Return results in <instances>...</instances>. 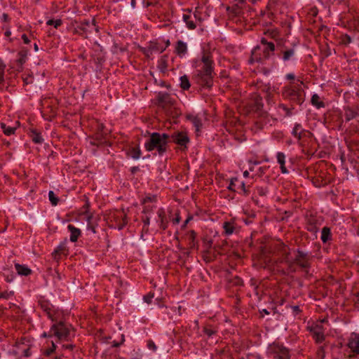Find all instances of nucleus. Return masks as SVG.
Instances as JSON below:
<instances>
[{
    "label": "nucleus",
    "instance_id": "62",
    "mask_svg": "<svg viewBox=\"0 0 359 359\" xmlns=\"http://www.w3.org/2000/svg\"><path fill=\"white\" fill-rule=\"evenodd\" d=\"M63 347H65V348L72 349L73 348V345H72V344H68V345H66V346L64 345Z\"/></svg>",
    "mask_w": 359,
    "mask_h": 359
},
{
    "label": "nucleus",
    "instance_id": "53",
    "mask_svg": "<svg viewBox=\"0 0 359 359\" xmlns=\"http://www.w3.org/2000/svg\"><path fill=\"white\" fill-rule=\"evenodd\" d=\"M149 48L152 49V52L154 53V52H158V51H160V52H163L164 50L163 48H161V50L158 48L157 45L156 44H154V43H151L149 46Z\"/></svg>",
    "mask_w": 359,
    "mask_h": 359
},
{
    "label": "nucleus",
    "instance_id": "26",
    "mask_svg": "<svg viewBox=\"0 0 359 359\" xmlns=\"http://www.w3.org/2000/svg\"><path fill=\"white\" fill-rule=\"evenodd\" d=\"M187 118L192 123L196 131H199L202 127V122L199 117L194 115H189Z\"/></svg>",
    "mask_w": 359,
    "mask_h": 359
},
{
    "label": "nucleus",
    "instance_id": "10",
    "mask_svg": "<svg viewBox=\"0 0 359 359\" xmlns=\"http://www.w3.org/2000/svg\"><path fill=\"white\" fill-rule=\"evenodd\" d=\"M172 142L180 146L182 148H187V144L189 142V138L186 132L177 131L175 132L170 136Z\"/></svg>",
    "mask_w": 359,
    "mask_h": 359
},
{
    "label": "nucleus",
    "instance_id": "31",
    "mask_svg": "<svg viewBox=\"0 0 359 359\" xmlns=\"http://www.w3.org/2000/svg\"><path fill=\"white\" fill-rule=\"evenodd\" d=\"M182 18L184 22L186 23L187 27L189 29H194L196 27V25L194 23V22L191 20V15L184 14Z\"/></svg>",
    "mask_w": 359,
    "mask_h": 359
},
{
    "label": "nucleus",
    "instance_id": "14",
    "mask_svg": "<svg viewBox=\"0 0 359 359\" xmlns=\"http://www.w3.org/2000/svg\"><path fill=\"white\" fill-rule=\"evenodd\" d=\"M263 107L262 99L256 95L250 103V110L257 114L258 116L262 115V109Z\"/></svg>",
    "mask_w": 359,
    "mask_h": 359
},
{
    "label": "nucleus",
    "instance_id": "33",
    "mask_svg": "<svg viewBox=\"0 0 359 359\" xmlns=\"http://www.w3.org/2000/svg\"><path fill=\"white\" fill-rule=\"evenodd\" d=\"M190 82L187 76L184 75L180 77V87L183 90H188L190 88Z\"/></svg>",
    "mask_w": 359,
    "mask_h": 359
},
{
    "label": "nucleus",
    "instance_id": "23",
    "mask_svg": "<svg viewBox=\"0 0 359 359\" xmlns=\"http://www.w3.org/2000/svg\"><path fill=\"white\" fill-rule=\"evenodd\" d=\"M15 268L19 275L21 276H29L32 273V270L25 265L20 264H15Z\"/></svg>",
    "mask_w": 359,
    "mask_h": 359
},
{
    "label": "nucleus",
    "instance_id": "38",
    "mask_svg": "<svg viewBox=\"0 0 359 359\" xmlns=\"http://www.w3.org/2000/svg\"><path fill=\"white\" fill-rule=\"evenodd\" d=\"M31 137H32V141L36 144H41L43 141V139L42 136L41 135V134L36 131H32V134Z\"/></svg>",
    "mask_w": 359,
    "mask_h": 359
},
{
    "label": "nucleus",
    "instance_id": "1",
    "mask_svg": "<svg viewBox=\"0 0 359 359\" xmlns=\"http://www.w3.org/2000/svg\"><path fill=\"white\" fill-rule=\"evenodd\" d=\"M214 62L209 53H203L201 60L195 62L197 68L196 79L203 87L210 88L213 83Z\"/></svg>",
    "mask_w": 359,
    "mask_h": 359
},
{
    "label": "nucleus",
    "instance_id": "57",
    "mask_svg": "<svg viewBox=\"0 0 359 359\" xmlns=\"http://www.w3.org/2000/svg\"><path fill=\"white\" fill-rule=\"evenodd\" d=\"M292 309L293 311L295 312L296 313H298L300 312V309L298 306H293L292 307Z\"/></svg>",
    "mask_w": 359,
    "mask_h": 359
},
{
    "label": "nucleus",
    "instance_id": "41",
    "mask_svg": "<svg viewBox=\"0 0 359 359\" xmlns=\"http://www.w3.org/2000/svg\"><path fill=\"white\" fill-rule=\"evenodd\" d=\"M48 198L53 205L55 206L57 205L59 198L57 197L54 191H50L48 192Z\"/></svg>",
    "mask_w": 359,
    "mask_h": 359
},
{
    "label": "nucleus",
    "instance_id": "40",
    "mask_svg": "<svg viewBox=\"0 0 359 359\" xmlns=\"http://www.w3.org/2000/svg\"><path fill=\"white\" fill-rule=\"evenodd\" d=\"M6 65L3 60L0 58V86L3 84L4 81V74H5Z\"/></svg>",
    "mask_w": 359,
    "mask_h": 359
},
{
    "label": "nucleus",
    "instance_id": "48",
    "mask_svg": "<svg viewBox=\"0 0 359 359\" xmlns=\"http://www.w3.org/2000/svg\"><path fill=\"white\" fill-rule=\"evenodd\" d=\"M82 209L83 210V211L82 212H81V214H88V213H90L89 212V210H90V203L88 201H87L86 202V203L83 205Z\"/></svg>",
    "mask_w": 359,
    "mask_h": 359
},
{
    "label": "nucleus",
    "instance_id": "58",
    "mask_svg": "<svg viewBox=\"0 0 359 359\" xmlns=\"http://www.w3.org/2000/svg\"><path fill=\"white\" fill-rule=\"evenodd\" d=\"M192 219V217H189L184 222L183 225H182V228H184L187 224L189 223V222Z\"/></svg>",
    "mask_w": 359,
    "mask_h": 359
},
{
    "label": "nucleus",
    "instance_id": "18",
    "mask_svg": "<svg viewBox=\"0 0 359 359\" xmlns=\"http://www.w3.org/2000/svg\"><path fill=\"white\" fill-rule=\"evenodd\" d=\"M85 217L87 222V229L90 230L93 233H96L95 228L97 225V222L94 219L92 213L88 214H80Z\"/></svg>",
    "mask_w": 359,
    "mask_h": 359
},
{
    "label": "nucleus",
    "instance_id": "15",
    "mask_svg": "<svg viewBox=\"0 0 359 359\" xmlns=\"http://www.w3.org/2000/svg\"><path fill=\"white\" fill-rule=\"evenodd\" d=\"M265 60H266L263 57V53H262L260 47L257 46L252 51L251 57L249 60V62L250 63L264 62Z\"/></svg>",
    "mask_w": 359,
    "mask_h": 359
},
{
    "label": "nucleus",
    "instance_id": "42",
    "mask_svg": "<svg viewBox=\"0 0 359 359\" xmlns=\"http://www.w3.org/2000/svg\"><path fill=\"white\" fill-rule=\"evenodd\" d=\"M316 359H324L325 356V351L324 346H320L316 353Z\"/></svg>",
    "mask_w": 359,
    "mask_h": 359
},
{
    "label": "nucleus",
    "instance_id": "63",
    "mask_svg": "<svg viewBox=\"0 0 359 359\" xmlns=\"http://www.w3.org/2000/svg\"><path fill=\"white\" fill-rule=\"evenodd\" d=\"M243 176L245 177H248L249 176V171L248 170H245L244 172H243Z\"/></svg>",
    "mask_w": 359,
    "mask_h": 359
},
{
    "label": "nucleus",
    "instance_id": "9",
    "mask_svg": "<svg viewBox=\"0 0 359 359\" xmlns=\"http://www.w3.org/2000/svg\"><path fill=\"white\" fill-rule=\"evenodd\" d=\"M307 328L316 343H322L325 340L324 328L321 324L313 323Z\"/></svg>",
    "mask_w": 359,
    "mask_h": 359
},
{
    "label": "nucleus",
    "instance_id": "46",
    "mask_svg": "<svg viewBox=\"0 0 359 359\" xmlns=\"http://www.w3.org/2000/svg\"><path fill=\"white\" fill-rule=\"evenodd\" d=\"M14 292L13 291H4L0 293V299H8L13 295Z\"/></svg>",
    "mask_w": 359,
    "mask_h": 359
},
{
    "label": "nucleus",
    "instance_id": "16",
    "mask_svg": "<svg viewBox=\"0 0 359 359\" xmlns=\"http://www.w3.org/2000/svg\"><path fill=\"white\" fill-rule=\"evenodd\" d=\"M41 309L46 313L48 318L54 320V312L53 310V305L46 300H40L39 302Z\"/></svg>",
    "mask_w": 359,
    "mask_h": 359
},
{
    "label": "nucleus",
    "instance_id": "11",
    "mask_svg": "<svg viewBox=\"0 0 359 359\" xmlns=\"http://www.w3.org/2000/svg\"><path fill=\"white\" fill-rule=\"evenodd\" d=\"M263 53V57L265 60L269 59L273 55L275 50V45L272 42H268L264 38L261 40V45L259 46Z\"/></svg>",
    "mask_w": 359,
    "mask_h": 359
},
{
    "label": "nucleus",
    "instance_id": "52",
    "mask_svg": "<svg viewBox=\"0 0 359 359\" xmlns=\"http://www.w3.org/2000/svg\"><path fill=\"white\" fill-rule=\"evenodd\" d=\"M147 347L154 351H156V349H157V347H156L155 343L152 340L148 341Z\"/></svg>",
    "mask_w": 359,
    "mask_h": 359
},
{
    "label": "nucleus",
    "instance_id": "21",
    "mask_svg": "<svg viewBox=\"0 0 359 359\" xmlns=\"http://www.w3.org/2000/svg\"><path fill=\"white\" fill-rule=\"evenodd\" d=\"M276 158L278 163L280 164L281 172L283 174L288 173V170L285 165L286 158L285 154L283 152H278Z\"/></svg>",
    "mask_w": 359,
    "mask_h": 359
},
{
    "label": "nucleus",
    "instance_id": "59",
    "mask_svg": "<svg viewBox=\"0 0 359 359\" xmlns=\"http://www.w3.org/2000/svg\"><path fill=\"white\" fill-rule=\"evenodd\" d=\"M161 227L165 230L167 228V224L165 222V220H163V222H161Z\"/></svg>",
    "mask_w": 359,
    "mask_h": 359
},
{
    "label": "nucleus",
    "instance_id": "64",
    "mask_svg": "<svg viewBox=\"0 0 359 359\" xmlns=\"http://www.w3.org/2000/svg\"><path fill=\"white\" fill-rule=\"evenodd\" d=\"M174 223H179L180 222V218L179 217H177L174 221H173Z\"/></svg>",
    "mask_w": 359,
    "mask_h": 359
},
{
    "label": "nucleus",
    "instance_id": "39",
    "mask_svg": "<svg viewBox=\"0 0 359 359\" xmlns=\"http://www.w3.org/2000/svg\"><path fill=\"white\" fill-rule=\"evenodd\" d=\"M130 156L134 159H138L141 155V151L139 147H133L130 150Z\"/></svg>",
    "mask_w": 359,
    "mask_h": 359
},
{
    "label": "nucleus",
    "instance_id": "49",
    "mask_svg": "<svg viewBox=\"0 0 359 359\" xmlns=\"http://www.w3.org/2000/svg\"><path fill=\"white\" fill-rule=\"evenodd\" d=\"M142 51L147 57H149L153 54L152 49L149 48V46L142 48Z\"/></svg>",
    "mask_w": 359,
    "mask_h": 359
},
{
    "label": "nucleus",
    "instance_id": "24",
    "mask_svg": "<svg viewBox=\"0 0 359 359\" xmlns=\"http://www.w3.org/2000/svg\"><path fill=\"white\" fill-rule=\"evenodd\" d=\"M275 358L278 359H287L289 358V351L285 347H278L275 352Z\"/></svg>",
    "mask_w": 359,
    "mask_h": 359
},
{
    "label": "nucleus",
    "instance_id": "25",
    "mask_svg": "<svg viewBox=\"0 0 359 359\" xmlns=\"http://www.w3.org/2000/svg\"><path fill=\"white\" fill-rule=\"evenodd\" d=\"M332 235L330 229L327 226H324L322 229L320 239L323 243H325L328 241L331 240Z\"/></svg>",
    "mask_w": 359,
    "mask_h": 359
},
{
    "label": "nucleus",
    "instance_id": "47",
    "mask_svg": "<svg viewBox=\"0 0 359 359\" xmlns=\"http://www.w3.org/2000/svg\"><path fill=\"white\" fill-rule=\"evenodd\" d=\"M149 220H150V219L147 216L142 218V222L144 223L143 231H145L146 232L148 231V226L149 225Z\"/></svg>",
    "mask_w": 359,
    "mask_h": 359
},
{
    "label": "nucleus",
    "instance_id": "17",
    "mask_svg": "<svg viewBox=\"0 0 359 359\" xmlns=\"http://www.w3.org/2000/svg\"><path fill=\"white\" fill-rule=\"evenodd\" d=\"M319 224L316 217H310L306 223V229L313 234H316L318 231Z\"/></svg>",
    "mask_w": 359,
    "mask_h": 359
},
{
    "label": "nucleus",
    "instance_id": "35",
    "mask_svg": "<svg viewBox=\"0 0 359 359\" xmlns=\"http://www.w3.org/2000/svg\"><path fill=\"white\" fill-rule=\"evenodd\" d=\"M1 128L3 129V131H4V133L6 135H11L13 134H14L15 131V128H13V127H11V126H7L5 123H1Z\"/></svg>",
    "mask_w": 359,
    "mask_h": 359
},
{
    "label": "nucleus",
    "instance_id": "51",
    "mask_svg": "<svg viewBox=\"0 0 359 359\" xmlns=\"http://www.w3.org/2000/svg\"><path fill=\"white\" fill-rule=\"evenodd\" d=\"M154 298V294L151 292H149L147 295L144 296V300L147 304H150L151 302V299Z\"/></svg>",
    "mask_w": 359,
    "mask_h": 359
},
{
    "label": "nucleus",
    "instance_id": "34",
    "mask_svg": "<svg viewBox=\"0 0 359 359\" xmlns=\"http://www.w3.org/2000/svg\"><path fill=\"white\" fill-rule=\"evenodd\" d=\"M158 67L161 72H164L166 71L168 67L167 64V57L165 56H163L159 60L158 64Z\"/></svg>",
    "mask_w": 359,
    "mask_h": 359
},
{
    "label": "nucleus",
    "instance_id": "5",
    "mask_svg": "<svg viewBox=\"0 0 359 359\" xmlns=\"http://www.w3.org/2000/svg\"><path fill=\"white\" fill-rule=\"evenodd\" d=\"M70 326L62 322L53 324L50 330L49 336L55 337L59 340L67 339L69 335Z\"/></svg>",
    "mask_w": 359,
    "mask_h": 359
},
{
    "label": "nucleus",
    "instance_id": "56",
    "mask_svg": "<svg viewBox=\"0 0 359 359\" xmlns=\"http://www.w3.org/2000/svg\"><path fill=\"white\" fill-rule=\"evenodd\" d=\"M235 284L238 285H243V281L240 278L236 277L235 278Z\"/></svg>",
    "mask_w": 359,
    "mask_h": 359
},
{
    "label": "nucleus",
    "instance_id": "37",
    "mask_svg": "<svg viewBox=\"0 0 359 359\" xmlns=\"http://www.w3.org/2000/svg\"><path fill=\"white\" fill-rule=\"evenodd\" d=\"M27 50H21L18 53V59L17 60V62L18 64L22 66L27 60Z\"/></svg>",
    "mask_w": 359,
    "mask_h": 359
},
{
    "label": "nucleus",
    "instance_id": "30",
    "mask_svg": "<svg viewBox=\"0 0 359 359\" xmlns=\"http://www.w3.org/2000/svg\"><path fill=\"white\" fill-rule=\"evenodd\" d=\"M217 332V329L210 325H208L203 327V332L208 337H212L213 335L216 334Z\"/></svg>",
    "mask_w": 359,
    "mask_h": 359
},
{
    "label": "nucleus",
    "instance_id": "2",
    "mask_svg": "<svg viewBox=\"0 0 359 359\" xmlns=\"http://www.w3.org/2000/svg\"><path fill=\"white\" fill-rule=\"evenodd\" d=\"M169 138L170 135L167 133H153L144 144L145 149L148 151L156 149L158 154L163 156L168 149Z\"/></svg>",
    "mask_w": 359,
    "mask_h": 359
},
{
    "label": "nucleus",
    "instance_id": "20",
    "mask_svg": "<svg viewBox=\"0 0 359 359\" xmlns=\"http://www.w3.org/2000/svg\"><path fill=\"white\" fill-rule=\"evenodd\" d=\"M67 229L70 231V241L73 243L77 241L81 233V230L72 224H69Z\"/></svg>",
    "mask_w": 359,
    "mask_h": 359
},
{
    "label": "nucleus",
    "instance_id": "8",
    "mask_svg": "<svg viewBox=\"0 0 359 359\" xmlns=\"http://www.w3.org/2000/svg\"><path fill=\"white\" fill-rule=\"evenodd\" d=\"M109 134V130L99 122H96L95 126L94 141H91L92 144H98L102 142L107 135Z\"/></svg>",
    "mask_w": 359,
    "mask_h": 359
},
{
    "label": "nucleus",
    "instance_id": "4",
    "mask_svg": "<svg viewBox=\"0 0 359 359\" xmlns=\"http://www.w3.org/2000/svg\"><path fill=\"white\" fill-rule=\"evenodd\" d=\"M106 220L109 226L118 230L122 229L127 224V215L123 210H116L111 211Z\"/></svg>",
    "mask_w": 359,
    "mask_h": 359
},
{
    "label": "nucleus",
    "instance_id": "60",
    "mask_svg": "<svg viewBox=\"0 0 359 359\" xmlns=\"http://www.w3.org/2000/svg\"><path fill=\"white\" fill-rule=\"evenodd\" d=\"M287 79H294V75L292 74H288L286 76Z\"/></svg>",
    "mask_w": 359,
    "mask_h": 359
},
{
    "label": "nucleus",
    "instance_id": "3",
    "mask_svg": "<svg viewBox=\"0 0 359 359\" xmlns=\"http://www.w3.org/2000/svg\"><path fill=\"white\" fill-rule=\"evenodd\" d=\"M302 86L303 82L298 80L297 82L284 87L282 90L283 98L293 104H302L304 101V91Z\"/></svg>",
    "mask_w": 359,
    "mask_h": 359
},
{
    "label": "nucleus",
    "instance_id": "6",
    "mask_svg": "<svg viewBox=\"0 0 359 359\" xmlns=\"http://www.w3.org/2000/svg\"><path fill=\"white\" fill-rule=\"evenodd\" d=\"M93 29L98 32V29L96 27L95 24V20H85L74 27V33L87 38L88 35L91 33Z\"/></svg>",
    "mask_w": 359,
    "mask_h": 359
},
{
    "label": "nucleus",
    "instance_id": "55",
    "mask_svg": "<svg viewBox=\"0 0 359 359\" xmlns=\"http://www.w3.org/2000/svg\"><path fill=\"white\" fill-rule=\"evenodd\" d=\"M22 39L24 43H26V44H28L30 42V41L28 39L27 36L26 34H22Z\"/></svg>",
    "mask_w": 359,
    "mask_h": 359
},
{
    "label": "nucleus",
    "instance_id": "61",
    "mask_svg": "<svg viewBox=\"0 0 359 359\" xmlns=\"http://www.w3.org/2000/svg\"><path fill=\"white\" fill-rule=\"evenodd\" d=\"M130 4H131L132 8H134L135 7V5H136L135 0H131Z\"/></svg>",
    "mask_w": 359,
    "mask_h": 359
},
{
    "label": "nucleus",
    "instance_id": "32",
    "mask_svg": "<svg viewBox=\"0 0 359 359\" xmlns=\"http://www.w3.org/2000/svg\"><path fill=\"white\" fill-rule=\"evenodd\" d=\"M196 238V233L194 230L189 231L188 233L187 234V238L189 242V245L191 248H193L195 246Z\"/></svg>",
    "mask_w": 359,
    "mask_h": 359
},
{
    "label": "nucleus",
    "instance_id": "43",
    "mask_svg": "<svg viewBox=\"0 0 359 359\" xmlns=\"http://www.w3.org/2000/svg\"><path fill=\"white\" fill-rule=\"evenodd\" d=\"M255 191L257 193V194L260 196H264L266 195L268 190L266 187H257Z\"/></svg>",
    "mask_w": 359,
    "mask_h": 359
},
{
    "label": "nucleus",
    "instance_id": "19",
    "mask_svg": "<svg viewBox=\"0 0 359 359\" xmlns=\"http://www.w3.org/2000/svg\"><path fill=\"white\" fill-rule=\"evenodd\" d=\"M308 131L303 129L302 126L300 123H296L292 129V135L297 138L299 141L303 137L306 136V133Z\"/></svg>",
    "mask_w": 359,
    "mask_h": 359
},
{
    "label": "nucleus",
    "instance_id": "27",
    "mask_svg": "<svg viewBox=\"0 0 359 359\" xmlns=\"http://www.w3.org/2000/svg\"><path fill=\"white\" fill-rule=\"evenodd\" d=\"M311 102L318 109L325 107V103L320 100V96L317 94L312 95Z\"/></svg>",
    "mask_w": 359,
    "mask_h": 359
},
{
    "label": "nucleus",
    "instance_id": "12",
    "mask_svg": "<svg viewBox=\"0 0 359 359\" xmlns=\"http://www.w3.org/2000/svg\"><path fill=\"white\" fill-rule=\"evenodd\" d=\"M348 346L353 353L359 354V334H351L348 339Z\"/></svg>",
    "mask_w": 359,
    "mask_h": 359
},
{
    "label": "nucleus",
    "instance_id": "29",
    "mask_svg": "<svg viewBox=\"0 0 359 359\" xmlns=\"http://www.w3.org/2000/svg\"><path fill=\"white\" fill-rule=\"evenodd\" d=\"M358 113L350 107L345 108L344 116L346 121H349L353 118H355L358 116Z\"/></svg>",
    "mask_w": 359,
    "mask_h": 359
},
{
    "label": "nucleus",
    "instance_id": "36",
    "mask_svg": "<svg viewBox=\"0 0 359 359\" xmlns=\"http://www.w3.org/2000/svg\"><path fill=\"white\" fill-rule=\"evenodd\" d=\"M294 54V50L293 48H290L283 51V60L284 61H287L290 60Z\"/></svg>",
    "mask_w": 359,
    "mask_h": 359
},
{
    "label": "nucleus",
    "instance_id": "54",
    "mask_svg": "<svg viewBox=\"0 0 359 359\" xmlns=\"http://www.w3.org/2000/svg\"><path fill=\"white\" fill-rule=\"evenodd\" d=\"M351 42V38L349 36L346 35L344 36L343 43L344 44H348V43H350Z\"/></svg>",
    "mask_w": 359,
    "mask_h": 359
},
{
    "label": "nucleus",
    "instance_id": "45",
    "mask_svg": "<svg viewBox=\"0 0 359 359\" xmlns=\"http://www.w3.org/2000/svg\"><path fill=\"white\" fill-rule=\"evenodd\" d=\"M278 107L285 111L287 116H290L292 115V109H293V107L288 108L284 104H279Z\"/></svg>",
    "mask_w": 359,
    "mask_h": 359
},
{
    "label": "nucleus",
    "instance_id": "44",
    "mask_svg": "<svg viewBox=\"0 0 359 359\" xmlns=\"http://www.w3.org/2000/svg\"><path fill=\"white\" fill-rule=\"evenodd\" d=\"M48 25H53L54 27L57 28L62 25V20L60 19L57 20H49L47 21Z\"/></svg>",
    "mask_w": 359,
    "mask_h": 359
},
{
    "label": "nucleus",
    "instance_id": "22",
    "mask_svg": "<svg viewBox=\"0 0 359 359\" xmlns=\"http://www.w3.org/2000/svg\"><path fill=\"white\" fill-rule=\"evenodd\" d=\"M175 52L180 56L184 55L187 52V43L181 40L178 41L175 47Z\"/></svg>",
    "mask_w": 359,
    "mask_h": 359
},
{
    "label": "nucleus",
    "instance_id": "13",
    "mask_svg": "<svg viewBox=\"0 0 359 359\" xmlns=\"http://www.w3.org/2000/svg\"><path fill=\"white\" fill-rule=\"evenodd\" d=\"M158 102L163 107H166L168 105H173L174 100L167 93H159L158 95Z\"/></svg>",
    "mask_w": 359,
    "mask_h": 359
},
{
    "label": "nucleus",
    "instance_id": "7",
    "mask_svg": "<svg viewBox=\"0 0 359 359\" xmlns=\"http://www.w3.org/2000/svg\"><path fill=\"white\" fill-rule=\"evenodd\" d=\"M309 259L310 255L309 253L297 250L294 262L287 259L286 262L290 266H291L293 263H295L303 269H308L310 267Z\"/></svg>",
    "mask_w": 359,
    "mask_h": 359
},
{
    "label": "nucleus",
    "instance_id": "50",
    "mask_svg": "<svg viewBox=\"0 0 359 359\" xmlns=\"http://www.w3.org/2000/svg\"><path fill=\"white\" fill-rule=\"evenodd\" d=\"M158 218L160 219V222H163V220H165V212L163 209H159L158 210Z\"/></svg>",
    "mask_w": 359,
    "mask_h": 359
},
{
    "label": "nucleus",
    "instance_id": "28",
    "mask_svg": "<svg viewBox=\"0 0 359 359\" xmlns=\"http://www.w3.org/2000/svg\"><path fill=\"white\" fill-rule=\"evenodd\" d=\"M223 229L226 235H231L235 230L234 224L231 222H225L223 224Z\"/></svg>",
    "mask_w": 359,
    "mask_h": 359
}]
</instances>
